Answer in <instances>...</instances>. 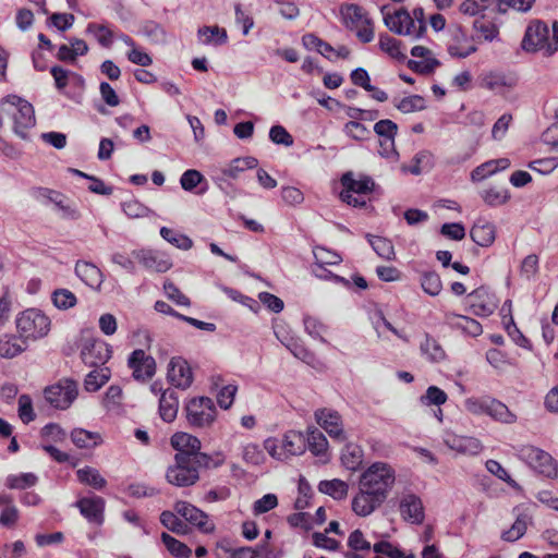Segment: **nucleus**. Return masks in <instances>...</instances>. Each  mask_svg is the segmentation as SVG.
Masks as SVG:
<instances>
[{
  "mask_svg": "<svg viewBox=\"0 0 558 558\" xmlns=\"http://www.w3.org/2000/svg\"><path fill=\"white\" fill-rule=\"evenodd\" d=\"M522 48L527 52L542 51L545 56L555 53L558 50V22H554L550 33L544 21H531L522 39Z\"/></svg>",
  "mask_w": 558,
  "mask_h": 558,
  "instance_id": "f03ea898",
  "label": "nucleus"
},
{
  "mask_svg": "<svg viewBox=\"0 0 558 558\" xmlns=\"http://www.w3.org/2000/svg\"><path fill=\"white\" fill-rule=\"evenodd\" d=\"M282 448L288 457L302 454L306 449L304 436L295 430H289L282 436Z\"/></svg>",
  "mask_w": 558,
  "mask_h": 558,
  "instance_id": "c9c22d12",
  "label": "nucleus"
},
{
  "mask_svg": "<svg viewBox=\"0 0 558 558\" xmlns=\"http://www.w3.org/2000/svg\"><path fill=\"white\" fill-rule=\"evenodd\" d=\"M395 480V471L390 465L384 462H375L362 474L360 486L387 498Z\"/></svg>",
  "mask_w": 558,
  "mask_h": 558,
  "instance_id": "39448f33",
  "label": "nucleus"
},
{
  "mask_svg": "<svg viewBox=\"0 0 558 558\" xmlns=\"http://www.w3.org/2000/svg\"><path fill=\"white\" fill-rule=\"evenodd\" d=\"M341 183L344 186L340 194L341 199L354 207H362L366 204L364 199L360 196H354V194L365 195L371 193L375 186V182L371 177L360 174L355 178L352 172L344 173L341 178Z\"/></svg>",
  "mask_w": 558,
  "mask_h": 558,
  "instance_id": "0eeeda50",
  "label": "nucleus"
},
{
  "mask_svg": "<svg viewBox=\"0 0 558 558\" xmlns=\"http://www.w3.org/2000/svg\"><path fill=\"white\" fill-rule=\"evenodd\" d=\"M161 524L177 534H185L186 525L171 511H163L160 514Z\"/></svg>",
  "mask_w": 558,
  "mask_h": 558,
  "instance_id": "774afa93",
  "label": "nucleus"
},
{
  "mask_svg": "<svg viewBox=\"0 0 558 558\" xmlns=\"http://www.w3.org/2000/svg\"><path fill=\"white\" fill-rule=\"evenodd\" d=\"M276 336L277 338L281 341V343L299 360L307 363V364H312L315 360V356L314 354L307 350L306 348H304L301 343H299L296 340H284V339H281L278 335V332H276Z\"/></svg>",
  "mask_w": 558,
  "mask_h": 558,
  "instance_id": "3c124183",
  "label": "nucleus"
},
{
  "mask_svg": "<svg viewBox=\"0 0 558 558\" xmlns=\"http://www.w3.org/2000/svg\"><path fill=\"white\" fill-rule=\"evenodd\" d=\"M399 510L402 519L412 524H420L424 520V507L418 496L407 493L400 498Z\"/></svg>",
  "mask_w": 558,
  "mask_h": 558,
  "instance_id": "412c9836",
  "label": "nucleus"
},
{
  "mask_svg": "<svg viewBox=\"0 0 558 558\" xmlns=\"http://www.w3.org/2000/svg\"><path fill=\"white\" fill-rule=\"evenodd\" d=\"M492 397L485 396V397H470L464 400V408L468 412L474 415H488L489 413V407L492 401Z\"/></svg>",
  "mask_w": 558,
  "mask_h": 558,
  "instance_id": "864d4df0",
  "label": "nucleus"
},
{
  "mask_svg": "<svg viewBox=\"0 0 558 558\" xmlns=\"http://www.w3.org/2000/svg\"><path fill=\"white\" fill-rule=\"evenodd\" d=\"M179 400L175 391L167 389L162 392L159 400V413L165 422H172L178 414Z\"/></svg>",
  "mask_w": 558,
  "mask_h": 558,
  "instance_id": "cd10ccee",
  "label": "nucleus"
},
{
  "mask_svg": "<svg viewBox=\"0 0 558 558\" xmlns=\"http://www.w3.org/2000/svg\"><path fill=\"white\" fill-rule=\"evenodd\" d=\"M341 462L350 471L357 470L363 462L362 448L353 442H349L341 451Z\"/></svg>",
  "mask_w": 558,
  "mask_h": 558,
  "instance_id": "f704fd0d",
  "label": "nucleus"
},
{
  "mask_svg": "<svg viewBox=\"0 0 558 558\" xmlns=\"http://www.w3.org/2000/svg\"><path fill=\"white\" fill-rule=\"evenodd\" d=\"M171 446L178 451L199 460V463H206L208 458L206 453L199 452L201 441L197 437L187 433H175L171 437Z\"/></svg>",
  "mask_w": 558,
  "mask_h": 558,
  "instance_id": "a211bd4d",
  "label": "nucleus"
},
{
  "mask_svg": "<svg viewBox=\"0 0 558 558\" xmlns=\"http://www.w3.org/2000/svg\"><path fill=\"white\" fill-rule=\"evenodd\" d=\"M448 400L447 393L437 386H429L424 395L420 397V402L425 407H440Z\"/></svg>",
  "mask_w": 558,
  "mask_h": 558,
  "instance_id": "6e6d98bb",
  "label": "nucleus"
},
{
  "mask_svg": "<svg viewBox=\"0 0 558 558\" xmlns=\"http://www.w3.org/2000/svg\"><path fill=\"white\" fill-rule=\"evenodd\" d=\"M167 377L171 385L180 389H187L193 383L192 369L182 357L170 360Z\"/></svg>",
  "mask_w": 558,
  "mask_h": 558,
  "instance_id": "6ab92c4d",
  "label": "nucleus"
},
{
  "mask_svg": "<svg viewBox=\"0 0 558 558\" xmlns=\"http://www.w3.org/2000/svg\"><path fill=\"white\" fill-rule=\"evenodd\" d=\"M340 14L343 24L349 29H354V27L360 23L364 22L368 19L366 12L363 8L356 4H344L340 8Z\"/></svg>",
  "mask_w": 558,
  "mask_h": 558,
  "instance_id": "e433bc0d",
  "label": "nucleus"
},
{
  "mask_svg": "<svg viewBox=\"0 0 558 558\" xmlns=\"http://www.w3.org/2000/svg\"><path fill=\"white\" fill-rule=\"evenodd\" d=\"M76 507L89 522L101 523L105 509V500L99 496L81 498Z\"/></svg>",
  "mask_w": 558,
  "mask_h": 558,
  "instance_id": "b1692460",
  "label": "nucleus"
},
{
  "mask_svg": "<svg viewBox=\"0 0 558 558\" xmlns=\"http://www.w3.org/2000/svg\"><path fill=\"white\" fill-rule=\"evenodd\" d=\"M199 40L205 45H223L227 43L228 36L223 28L218 26H204L198 29Z\"/></svg>",
  "mask_w": 558,
  "mask_h": 558,
  "instance_id": "ea45409f",
  "label": "nucleus"
},
{
  "mask_svg": "<svg viewBox=\"0 0 558 558\" xmlns=\"http://www.w3.org/2000/svg\"><path fill=\"white\" fill-rule=\"evenodd\" d=\"M367 239L379 257L387 260L395 258V248L390 240L371 234H367Z\"/></svg>",
  "mask_w": 558,
  "mask_h": 558,
  "instance_id": "49530a36",
  "label": "nucleus"
},
{
  "mask_svg": "<svg viewBox=\"0 0 558 558\" xmlns=\"http://www.w3.org/2000/svg\"><path fill=\"white\" fill-rule=\"evenodd\" d=\"M470 235L477 245L487 247L495 241V226L490 222L478 221L472 227Z\"/></svg>",
  "mask_w": 558,
  "mask_h": 558,
  "instance_id": "7c9ffc66",
  "label": "nucleus"
},
{
  "mask_svg": "<svg viewBox=\"0 0 558 558\" xmlns=\"http://www.w3.org/2000/svg\"><path fill=\"white\" fill-rule=\"evenodd\" d=\"M495 0H464L460 4V11L463 14L474 16L487 10Z\"/></svg>",
  "mask_w": 558,
  "mask_h": 558,
  "instance_id": "338daca9",
  "label": "nucleus"
},
{
  "mask_svg": "<svg viewBox=\"0 0 558 558\" xmlns=\"http://www.w3.org/2000/svg\"><path fill=\"white\" fill-rule=\"evenodd\" d=\"M446 322L452 328L459 329L471 337H477L483 332L482 325L469 316L450 313L446 315Z\"/></svg>",
  "mask_w": 558,
  "mask_h": 558,
  "instance_id": "bb28decb",
  "label": "nucleus"
},
{
  "mask_svg": "<svg viewBox=\"0 0 558 558\" xmlns=\"http://www.w3.org/2000/svg\"><path fill=\"white\" fill-rule=\"evenodd\" d=\"M379 47L380 49L395 59H404L405 54L401 51V44L393 37L389 35H380L379 36Z\"/></svg>",
  "mask_w": 558,
  "mask_h": 558,
  "instance_id": "052dcab7",
  "label": "nucleus"
},
{
  "mask_svg": "<svg viewBox=\"0 0 558 558\" xmlns=\"http://www.w3.org/2000/svg\"><path fill=\"white\" fill-rule=\"evenodd\" d=\"M481 197L490 207L505 205L511 195L506 186L492 185L481 192Z\"/></svg>",
  "mask_w": 558,
  "mask_h": 558,
  "instance_id": "72a5a7b5",
  "label": "nucleus"
},
{
  "mask_svg": "<svg viewBox=\"0 0 558 558\" xmlns=\"http://www.w3.org/2000/svg\"><path fill=\"white\" fill-rule=\"evenodd\" d=\"M411 54L417 60H409L408 65L415 72L428 74L439 65L433 52L424 46H414Z\"/></svg>",
  "mask_w": 558,
  "mask_h": 558,
  "instance_id": "4be33fe9",
  "label": "nucleus"
},
{
  "mask_svg": "<svg viewBox=\"0 0 558 558\" xmlns=\"http://www.w3.org/2000/svg\"><path fill=\"white\" fill-rule=\"evenodd\" d=\"M530 517L527 514H520L509 530H506L501 534V538L505 542H515L520 539L526 532Z\"/></svg>",
  "mask_w": 558,
  "mask_h": 558,
  "instance_id": "c03bdc74",
  "label": "nucleus"
},
{
  "mask_svg": "<svg viewBox=\"0 0 558 558\" xmlns=\"http://www.w3.org/2000/svg\"><path fill=\"white\" fill-rule=\"evenodd\" d=\"M385 497L365 487L360 486L359 493L352 499V510L360 517L373 513L384 501Z\"/></svg>",
  "mask_w": 558,
  "mask_h": 558,
  "instance_id": "dca6fc26",
  "label": "nucleus"
},
{
  "mask_svg": "<svg viewBox=\"0 0 558 558\" xmlns=\"http://www.w3.org/2000/svg\"><path fill=\"white\" fill-rule=\"evenodd\" d=\"M489 403L490 407L488 416H490L494 421L502 424H513L517 422V415L512 413L505 403L495 398H493Z\"/></svg>",
  "mask_w": 558,
  "mask_h": 558,
  "instance_id": "58836bf2",
  "label": "nucleus"
},
{
  "mask_svg": "<svg viewBox=\"0 0 558 558\" xmlns=\"http://www.w3.org/2000/svg\"><path fill=\"white\" fill-rule=\"evenodd\" d=\"M342 131L345 136L356 142L368 141L372 136V131L359 121L347 122Z\"/></svg>",
  "mask_w": 558,
  "mask_h": 558,
  "instance_id": "de8ad7c7",
  "label": "nucleus"
},
{
  "mask_svg": "<svg viewBox=\"0 0 558 558\" xmlns=\"http://www.w3.org/2000/svg\"><path fill=\"white\" fill-rule=\"evenodd\" d=\"M421 351L432 362H439L445 359V351L440 344L429 336H426L421 343Z\"/></svg>",
  "mask_w": 558,
  "mask_h": 558,
  "instance_id": "603ef678",
  "label": "nucleus"
},
{
  "mask_svg": "<svg viewBox=\"0 0 558 558\" xmlns=\"http://www.w3.org/2000/svg\"><path fill=\"white\" fill-rule=\"evenodd\" d=\"M111 354V347L102 340H86L81 351L83 362L89 366L106 364Z\"/></svg>",
  "mask_w": 558,
  "mask_h": 558,
  "instance_id": "4468645a",
  "label": "nucleus"
},
{
  "mask_svg": "<svg viewBox=\"0 0 558 558\" xmlns=\"http://www.w3.org/2000/svg\"><path fill=\"white\" fill-rule=\"evenodd\" d=\"M257 166L258 160L255 157H238L217 169L213 180L217 185L221 186L228 179L236 180L244 171L254 169Z\"/></svg>",
  "mask_w": 558,
  "mask_h": 558,
  "instance_id": "9d476101",
  "label": "nucleus"
},
{
  "mask_svg": "<svg viewBox=\"0 0 558 558\" xmlns=\"http://www.w3.org/2000/svg\"><path fill=\"white\" fill-rule=\"evenodd\" d=\"M481 85L488 90L500 93L512 86V80L501 72L490 71L482 75Z\"/></svg>",
  "mask_w": 558,
  "mask_h": 558,
  "instance_id": "473e14b6",
  "label": "nucleus"
},
{
  "mask_svg": "<svg viewBox=\"0 0 558 558\" xmlns=\"http://www.w3.org/2000/svg\"><path fill=\"white\" fill-rule=\"evenodd\" d=\"M174 510L178 514L184 518L192 525H195L201 531L209 533L214 530V524L208 521V515L186 501H178L174 505Z\"/></svg>",
  "mask_w": 558,
  "mask_h": 558,
  "instance_id": "aec40b11",
  "label": "nucleus"
},
{
  "mask_svg": "<svg viewBox=\"0 0 558 558\" xmlns=\"http://www.w3.org/2000/svg\"><path fill=\"white\" fill-rule=\"evenodd\" d=\"M313 254L315 257V266L338 265L342 260L341 256L336 252L320 246L315 247Z\"/></svg>",
  "mask_w": 558,
  "mask_h": 558,
  "instance_id": "0e129e2a",
  "label": "nucleus"
},
{
  "mask_svg": "<svg viewBox=\"0 0 558 558\" xmlns=\"http://www.w3.org/2000/svg\"><path fill=\"white\" fill-rule=\"evenodd\" d=\"M109 369L100 368L92 371L84 380V386L87 391H97L102 385L109 380Z\"/></svg>",
  "mask_w": 558,
  "mask_h": 558,
  "instance_id": "4d7b16f0",
  "label": "nucleus"
},
{
  "mask_svg": "<svg viewBox=\"0 0 558 558\" xmlns=\"http://www.w3.org/2000/svg\"><path fill=\"white\" fill-rule=\"evenodd\" d=\"M398 110L403 113H412L425 109V99L420 95H411L402 98L396 104Z\"/></svg>",
  "mask_w": 558,
  "mask_h": 558,
  "instance_id": "13d9d810",
  "label": "nucleus"
},
{
  "mask_svg": "<svg viewBox=\"0 0 558 558\" xmlns=\"http://www.w3.org/2000/svg\"><path fill=\"white\" fill-rule=\"evenodd\" d=\"M161 539L168 551L175 558H190L192 550L182 542L172 537L168 533L161 534Z\"/></svg>",
  "mask_w": 558,
  "mask_h": 558,
  "instance_id": "09e8293b",
  "label": "nucleus"
},
{
  "mask_svg": "<svg viewBox=\"0 0 558 558\" xmlns=\"http://www.w3.org/2000/svg\"><path fill=\"white\" fill-rule=\"evenodd\" d=\"M15 327L22 340L37 341L49 333L51 320L41 310L32 307L16 315Z\"/></svg>",
  "mask_w": 558,
  "mask_h": 558,
  "instance_id": "7ed1b4c3",
  "label": "nucleus"
},
{
  "mask_svg": "<svg viewBox=\"0 0 558 558\" xmlns=\"http://www.w3.org/2000/svg\"><path fill=\"white\" fill-rule=\"evenodd\" d=\"M76 475L81 483L92 486L95 489H102L107 484V481L101 476L99 471L92 466L78 469Z\"/></svg>",
  "mask_w": 558,
  "mask_h": 558,
  "instance_id": "79ce46f5",
  "label": "nucleus"
},
{
  "mask_svg": "<svg viewBox=\"0 0 558 558\" xmlns=\"http://www.w3.org/2000/svg\"><path fill=\"white\" fill-rule=\"evenodd\" d=\"M199 460L184 453H175L174 464L167 470V481L175 486L184 487L195 484L198 478Z\"/></svg>",
  "mask_w": 558,
  "mask_h": 558,
  "instance_id": "423d86ee",
  "label": "nucleus"
},
{
  "mask_svg": "<svg viewBox=\"0 0 558 558\" xmlns=\"http://www.w3.org/2000/svg\"><path fill=\"white\" fill-rule=\"evenodd\" d=\"M4 117L13 121V132L23 140L27 138V131L36 124L34 107L16 95H9L0 100V128Z\"/></svg>",
  "mask_w": 558,
  "mask_h": 558,
  "instance_id": "f257e3e1",
  "label": "nucleus"
},
{
  "mask_svg": "<svg viewBox=\"0 0 558 558\" xmlns=\"http://www.w3.org/2000/svg\"><path fill=\"white\" fill-rule=\"evenodd\" d=\"M498 34V28L493 22L485 20H476L474 22L473 40H477L480 43L493 41L497 38Z\"/></svg>",
  "mask_w": 558,
  "mask_h": 558,
  "instance_id": "a19ab883",
  "label": "nucleus"
},
{
  "mask_svg": "<svg viewBox=\"0 0 558 558\" xmlns=\"http://www.w3.org/2000/svg\"><path fill=\"white\" fill-rule=\"evenodd\" d=\"M160 235L163 240L180 250L187 251L193 246V241L191 238L170 228L161 227Z\"/></svg>",
  "mask_w": 558,
  "mask_h": 558,
  "instance_id": "a18cd8bd",
  "label": "nucleus"
},
{
  "mask_svg": "<svg viewBox=\"0 0 558 558\" xmlns=\"http://www.w3.org/2000/svg\"><path fill=\"white\" fill-rule=\"evenodd\" d=\"M37 483V476L34 473H22L19 475H9L7 486L11 489H25Z\"/></svg>",
  "mask_w": 558,
  "mask_h": 558,
  "instance_id": "680f3d73",
  "label": "nucleus"
},
{
  "mask_svg": "<svg viewBox=\"0 0 558 558\" xmlns=\"http://www.w3.org/2000/svg\"><path fill=\"white\" fill-rule=\"evenodd\" d=\"M128 365L132 369L133 378L137 381L145 383L153 378L156 373L155 359L141 349L134 350L130 354Z\"/></svg>",
  "mask_w": 558,
  "mask_h": 558,
  "instance_id": "f8f14e48",
  "label": "nucleus"
},
{
  "mask_svg": "<svg viewBox=\"0 0 558 558\" xmlns=\"http://www.w3.org/2000/svg\"><path fill=\"white\" fill-rule=\"evenodd\" d=\"M316 423L333 439L342 442L347 439L341 415L331 409L315 411Z\"/></svg>",
  "mask_w": 558,
  "mask_h": 558,
  "instance_id": "ddd939ff",
  "label": "nucleus"
},
{
  "mask_svg": "<svg viewBox=\"0 0 558 558\" xmlns=\"http://www.w3.org/2000/svg\"><path fill=\"white\" fill-rule=\"evenodd\" d=\"M307 446L310 451L317 457H326L328 451V440L317 428H308Z\"/></svg>",
  "mask_w": 558,
  "mask_h": 558,
  "instance_id": "4c0bfd02",
  "label": "nucleus"
},
{
  "mask_svg": "<svg viewBox=\"0 0 558 558\" xmlns=\"http://www.w3.org/2000/svg\"><path fill=\"white\" fill-rule=\"evenodd\" d=\"M511 162L508 158L492 159L474 168L470 174L472 182L483 181L500 171L510 167Z\"/></svg>",
  "mask_w": 558,
  "mask_h": 558,
  "instance_id": "a878e982",
  "label": "nucleus"
},
{
  "mask_svg": "<svg viewBox=\"0 0 558 558\" xmlns=\"http://www.w3.org/2000/svg\"><path fill=\"white\" fill-rule=\"evenodd\" d=\"M303 324L304 329L308 336H311L314 339H318L322 342H326L323 336L326 332L327 328L319 319L312 316H305Z\"/></svg>",
  "mask_w": 558,
  "mask_h": 558,
  "instance_id": "69168bd1",
  "label": "nucleus"
},
{
  "mask_svg": "<svg viewBox=\"0 0 558 558\" xmlns=\"http://www.w3.org/2000/svg\"><path fill=\"white\" fill-rule=\"evenodd\" d=\"M318 489L320 493L333 499H343L348 495L349 486L345 482L333 478L330 481H322L318 485Z\"/></svg>",
  "mask_w": 558,
  "mask_h": 558,
  "instance_id": "37998d69",
  "label": "nucleus"
},
{
  "mask_svg": "<svg viewBox=\"0 0 558 558\" xmlns=\"http://www.w3.org/2000/svg\"><path fill=\"white\" fill-rule=\"evenodd\" d=\"M50 201L62 211V217L68 219H78L81 214L76 206L57 192H51Z\"/></svg>",
  "mask_w": 558,
  "mask_h": 558,
  "instance_id": "8fccbe9b",
  "label": "nucleus"
},
{
  "mask_svg": "<svg viewBox=\"0 0 558 558\" xmlns=\"http://www.w3.org/2000/svg\"><path fill=\"white\" fill-rule=\"evenodd\" d=\"M421 287L427 294L438 295L442 288L440 277L434 271L424 272L421 277Z\"/></svg>",
  "mask_w": 558,
  "mask_h": 558,
  "instance_id": "bf43d9fd",
  "label": "nucleus"
},
{
  "mask_svg": "<svg viewBox=\"0 0 558 558\" xmlns=\"http://www.w3.org/2000/svg\"><path fill=\"white\" fill-rule=\"evenodd\" d=\"M77 383L69 378L60 379L44 390L45 400L58 410L69 409L77 398Z\"/></svg>",
  "mask_w": 558,
  "mask_h": 558,
  "instance_id": "6e6552de",
  "label": "nucleus"
},
{
  "mask_svg": "<svg viewBox=\"0 0 558 558\" xmlns=\"http://www.w3.org/2000/svg\"><path fill=\"white\" fill-rule=\"evenodd\" d=\"M27 348V341L21 337L13 335H4L0 338V356L4 359H13L24 352Z\"/></svg>",
  "mask_w": 558,
  "mask_h": 558,
  "instance_id": "c756f323",
  "label": "nucleus"
},
{
  "mask_svg": "<svg viewBox=\"0 0 558 558\" xmlns=\"http://www.w3.org/2000/svg\"><path fill=\"white\" fill-rule=\"evenodd\" d=\"M123 213L130 218H144L151 214V210L137 199H129L122 203Z\"/></svg>",
  "mask_w": 558,
  "mask_h": 558,
  "instance_id": "e2e57ef3",
  "label": "nucleus"
},
{
  "mask_svg": "<svg viewBox=\"0 0 558 558\" xmlns=\"http://www.w3.org/2000/svg\"><path fill=\"white\" fill-rule=\"evenodd\" d=\"M471 312L481 317L492 315L498 306V300L487 288L480 287L468 295Z\"/></svg>",
  "mask_w": 558,
  "mask_h": 558,
  "instance_id": "9b49d317",
  "label": "nucleus"
},
{
  "mask_svg": "<svg viewBox=\"0 0 558 558\" xmlns=\"http://www.w3.org/2000/svg\"><path fill=\"white\" fill-rule=\"evenodd\" d=\"M51 300L53 305L62 311L72 308L77 303L75 294L68 289L56 290L51 295Z\"/></svg>",
  "mask_w": 558,
  "mask_h": 558,
  "instance_id": "5fc2aeb1",
  "label": "nucleus"
},
{
  "mask_svg": "<svg viewBox=\"0 0 558 558\" xmlns=\"http://www.w3.org/2000/svg\"><path fill=\"white\" fill-rule=\"evenodd\" d=\"M385 25L393 33L412 37L413 22L405 10H397L393 13L384 12Z\"/></svg>",
  "mask_w": 558,
  "mask_h": 558,
  "instance_id": "5701e85b",
  "label": "nucleus"
},
{
  "mask_svg": "<svg viewBox=\"0 0 558 558\" xmlns=\"http://www.w3.org/2000/svg\"><path fill=\"white\" fill-rule=\"evenodd\" d=\"M85 33L93 36L104 48H110L113 44L114 33L107 23H89Z\"/></svg>",
  "mask_w": 558,
  "mask_h": 558,
  "instance_id": "2f4dec72",
  "label": "nucleus"
},
{
  "mask_svg": "<svg viewBox=\"0 0 558 558\" xmlns=\"http://www.w3.org/2000/svg\"><path fill=\"white\" fill-rule=\"evenodd\" d=\"M131 256H133V258L145 268L157 272H166L172 267V263L168 255L159 251L148 248L134 250L132 251Z\"/></svg>",
  "mask_w": 558,
  "mask_h": 558,
  "instance_id": "2eb2a0df",
  "label": "nucleus"
},
{
  "mask_svg": "<svg viewBox=\"0 0 558 558\" xmlns=\"http://www.w3.org/2000/svg\"><path fill=\"white\" fill-rule=\"evenodd\" d=\"M445 445L451 450L465 456H476L483 450V444L480 439L471 436H461L453 433H445Z\"/></svg>",
  "mask_w": 558,
  "mask_h": 558,
  "instance_id": "f3484780",
  "label": "nucleus"
},
{
  "mask_svg": "<svg viewBox=\"0 0 558 558\" xmlns=\"http://www.w3.org/2000/svg\"><path fill=\"white\" fill-rule=\"evenodd\" d=\"M517 457L531 470L545 477L556 478L558 475V464L555 459L537 447L521 446L517 449Z\"/></svg>",
  "mask_w": 558,
  "mask_h": 558,
  "instance_id": "20e7f679",
  "label": "nucleus"
},
{
  "mask_svg": "<svg viewBox=\"0 0 558 558\" xmlns=\"http://www.w3.org/2000/svg\"><path fill=\"white\" fill-rule=\"evenodd\" d=\"M76 276L88 287L99 291L104 281L101 270L88 262H77L75 265Z\"/></svg>",
  "mask_w": 558,
  "mask_h": 558,
  "instance_id": "393cba45",
  "label": "nucleus"
},
{
  "mask_svg": "<svg viewBox=\"0 0 558 558\" xmlns=\"http://www.w3.org/2000/svg\"><path fill=\"white\" fill-rule=\"evenodd\" d=\"M186 418L195 427H208L216 420L217 410L214 401L207 397L193 398L185 407Z\"/></svg>",
  "mask_w": 558,
  "mask_h": 558,
  "instance_id": "1a4fd4ad",
  "label": "nucleus"
},
{
  "mask_svg": "<svg viewBox=\"0 0 558 558\" xmlns=\"http://www.w3.org/2000/svg\"><path fill=\"white\" fill-rule=\"evenodd\" d=\"M70 437L72 442L80 449H93L102 444V437L99 433L84 428H74Z\"/></svg>",
  "mask_w": 558,
  "mask_h": 558,
  "instance_id": "c85d7f7f",
  "label": "nucleus"
}]
</instances>
